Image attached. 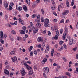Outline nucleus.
I'll list each match as a JSON object with an SVG mask.
<instances>
[{
	"label": "nucleus",
	"instance_id": "61",
	"mask_svg": "<svg viewBox=\"0 0 78 78\" xmlns=\"http://www.w3.org/2000/svg\"><path fill=\"white\" fill-rule=\"evenodd\" d=\"M48 34L49 36H50L51 35V33L50 31H48Z\"/></svg>",
	"mask_w": 78,
	"mask_h": 78
},
{
	"label": "nucleus",
	"instance_id": "2",
	"mask_svg": "<svg viewBox=\"0 0 78 78\" xmlns=\"http://www.w3.org/2000/svg\"><path fill=\"white\" fill-rule=\"evenodd\" d=\"M22 29L24 30L23 31L22 30H20V33L22 34H25V30L27 29V27L25 26H23L22 27Z\"/></svg>",
	"mask_w": 78,
	"mask_h": 78
},
{
	"label": "nucleus",
	"instance_id": "1",
	"mask_svg": "<svg viewBox=\"0 0 78 78\" xmlns=\"http://www.w3.org/2000/svg\"><path fill=\"white\" fill-rule=\"evenodd\" d=\"M21 64H22V65H23V64H24L25 66L26 67L27 70H30V69H32V68L30 66L27 65V64L26 63V62L23 63V62H21Z\"/></svg>",
	"mask_w": 78,
	"mask_h": 78
},
{
	"label": "nucleus",
	"instance_id": "36",
	"mask_svg": "<svg viewBox=\"0 0 78 78\" xmlns=\"http://www.w3.org/2000/svg\"><path fill=\"white\" fill-rule=\"evenodd\" d=\"M66 5L67 6V7H69L70 6V5H69V2L67 1L66 2Z\"/></svg>",
	"mask_w": 78,
	"mask_h": 78
},
{
	"label": "nucleus",
	"instance_id": "37",
	"mask_svg": "<svg viewBox=\"0 0 78 78\" xmlns=\"http://www.w3.org/2000/svg\"><path fill=\"white\" fill-rule=\"evenodd\" d=\"M64 20L63 19L61 20L60 22L59 23H64Z\"/></svg>",
	"mask_w": 78,
	"mask_h": 78
},
{
	"label": "nucleus",
	"instance_id": "17",
	"mask_svg": "<svg viewBox=\"0 0 78 78\" xmlns=\"http://www.w3.org/2000/svg\"><path fill=\"white\" fill-rule=\"evenodd\" d=\"M25 2L28 5H30V3H31L30 0H26Z\"/></svg>",
	"mask_w": 78,
	"mask_h": 78
},
{
	"label": "nucleus",
	"instance_id": "41",
	"mask_svg": "<svg viewBox=\"0 0 78 78\" xmlns=\"http://www.w3.org/2000/svg\"><path fill=\"white\" fill-rule=\"evenodd\" d=\"M63 46L65 48V49H67V46H66V44L63 45Z\"/></svg>",
	"mask_w": 78,
	"mask_h": 78
},
{
	"label": "nucleus",
	"instance_id": "19",
	"mask_svg": "<svg viewBox=\"0 0 78 78\" xmlns=\"http://www.w3.org/2000/svg\"><path fill=\"white\" fill-rule=\"evenodd\" d=\"M44 23H45V27H49V24H48L46 22H44Z\"/></svg>",
	"mask_w": 78,
	"mask_h": 78
},
{
	"label": "nucleus",
	"instance_id": "54",
	"mask_svg": "<svg viewBox=\"0 0 78 78\" xmlns=\"http://www.w3.org/2000/svg\"><path fill=\"white\" fill-rule=\"evenodd\" d=\"M10 5L11 6H14V3H13L12 2H11L10 3Z\"/></svg>",
	"mask_w": 78,
	"mask_h": 78
},
{
	"label": "nucleus",
	"instance_id": "51",
	"mask_svg": "<svg viewBox=\"0 0 78 78\" xmlns=\"http://www.w3.org/2000/svg\"><path fill=\"white\" fill-rule=\"evenodd\" d=\"M61 78H67L66 76H62Z\"/></svg>",
	"mask_w": 78,
	"mask_h": 78
},
{
	"label": "nucleus",
	"instance_id": "10",
	"mask_svg": "<svg viewBox=\"0 0 78 78\" xmlns=\"http://www.w3.org/2000/svg\"><path fill=\"white\" fill-rule=\"evenodd\" d=\"M45 62H47V58H45L41 62L43 64H44Z\"/></svg>",
	"mask_w": 78,
	"mask_h": 78
},
{
	"label": "nucleus",
	"instance_id": "12",
	"mask_svg": "<svg viewBox=\"0 0 78 78\" xmlns=\"http://www.w3.org/2000/svg\"><path fill=\"white\" fill-rule=\"evenodd\" d=\"M37 41L38 42H42L43 41V39L41 38V37H39L37 39Z\"/></svg>",
	"mask_w": 78,
	"mask_h": 78
},
{
	"label": "nucleus",
	"instance_id": "32",
	"mask_svg": "<svg viewBox=\"0 0 78 78\" xmlns=\"http://www.w3.org/2000/svg\"><path fill=\"white\" fill-rule=\"evenodd\" d=\"M9 9L10 11H11V10H12L13 8L10 5H9Z\"/></svg>",
	"mask_w": 78,
	"mask_h": 78
},
{
	"label": "nucleus",
	"instance_id": "62",
	"mask_svg": "<svg viewBox=\"0 0 78 78\" xmlns=\"http://www.w3.org/2000/svg\"><path fill=\"white\" fill-rule=\"evenodd\" d=\"M4 37L5 38H6V37H7V34H5Z\"/></svg>",
	"mask_w": 78,
	"mask_h": 78
},
{
	"label": "nucleus",
	"instance_id": "25",
	"mask_svg": "<svg viewBox=\"0 0 78 78\" xmlns=\"http://www.w3.org/2000/svg\"><path fill=\"white\" fill-rule=\"evenodd\" d=\"M30 56H33V51H31L30 52Z\"/></svg>",
	"mask_w": 78,
	"mask_h": 78
},
{
	"label": "nucleus",
	"instance_id": "58",
	"mask_svg": "<svg viewBox=\"0 0 78 78\" xmlns=\"http://www.w3.org/2000/svg\"><path fill=\"white\" fill-rule=\"evenodd\" d=\"M54 21L55 22H57L58 21V20H57V19H54Z\"/></svg>",
	"mask_w": 78,
	"mask_h": 78
},
{
	"label": "nucleus",
	"instance_id": "64",
	"mask_svg": "<svg viewBox=\"0 0 78 78\" xmlns=\"http://www.w3.org/2000/svg\"><path fill=\"white\" fill-rule=\"evenodd\" d=\"M76 14L77 15V16L78 17V11H76Z\"/></svg>",
	"mask_w": 78,
	"mask_h": 78
},
{
	"label": "nucleus",
	"instance_id": "38",
	"mask_svg": "<svg viewBox=\"0 0 78 78\" xmlns=\"http://www.w3.org/2000/svg\"><path fill=\"white\" fill-rule=\"evenodd\" d=\"M14 75V73H11L10 75V77L12 76V75Z\"/></svg>",
	"mask_w": 78,
	"mask_h": 78
},
{
	"label": "nucleus",
	"instance_id": "26",
	"mask_svg": "<svg viewBox=\"0 0 78 78\" xmlns=\"http://www.w3.org/2000/svg\"><path fill=\"white\" fill-rule=\"evenodd\" d=\"M10 38L11 40L12 41H13V39H14V37L13 36L11 35H10Z\"/></svg>",
	"mask_w": 78,
	"mask_h": 78
},
{
	"label": "nucleus",
	"instance_id": "33",
	"mask_svg": "<svg viewBox=\"0 0 78 78\" xmlns=\"http://www.w3.org/2000/svg\"><path fill=\"white\" fill-rule=\"evenodd\" d=\"M33 49V46H31L30 48H29L28 50L29 51H31Z\"/></svg>",
	"mask_w": 78,
	"mask_h": 78
},
{
	"label": "nucleus",
	"instance_id": "39",
	"mask_svg": "<svg viewBox=\"0 0 78 78\" xmlns=\"http://www.w3.org/2000/svg\"><path fill=\"white\" fill-rule=\"evenodd\" d=\"M63 59L64 61H65V62H66L67 61V60L66 59V58L65 57H63Z\"/></svg>",
	"mask_w": 78,
	"mask_h": 78
},
{
	"label": "nucleus",
	"instance_id": "50",
	"mask_svg": "<svg viewBox=\"0 0 78 78\" xmlns=\"http://www.w3.org/2000/svg\"><path fill=\"white\" fill-rule=\"evenodd\" d=\"M3 50V48L2 47H0V51H2Z\"/></svg>",
	"mask_w": 78,
	"mask_h": 78
},
{
	"label": "nucleus",
	"instance_id": "31",
	"mask_svg": "<svg viewBox=\"0 0 78 78\" xmlns=\"http://www.w3.org/2000/svg\"><path fill=\"white\" fill-rule=\"evenodd\" d=\"M11 33L12 34H16V33L14 30H12L11 31Z\"/></svg>",
	"mask_w": 78,
	"mask_h": 78
},
{
	"label": "nucleus",
	"instance_id": "4",
	"mask_svg": "<svg viewBox=\"0 0 78 78\" xmlns=\"http://www.w3.org/2000/svg\"><path fill=\"white\" fill-rule=\"evenodd\" d=\"M43 70L46 73H48L49 72V68L48 67L44 68Z\"/></svg>",
	"mask_w": 78,
	"mask_h": 78
},
{
	"label": "nucleus",
	"instance_id": "27",
	"mask_svg": "<svg viewBox=\"0 0 78 78\" xmlns=\"http://www.w3.org/2000/svg\"><path fill=\"white\" fill-rule=\"evenodd\" d=\"M18 9L19 10V11H22V7H19L18 8Z\"/></svg>",
	"mask_w": 78,
	"mask_h": 78
},
{
	"label": "nucleus",
	"instance_id": "13",
	"mask_svg": "<svg viewBox=\"0 0 78 78\" xmlns=\"http://www.w3.org/2000/svg\"><path fill=\"white\" fill-rule=\"evenodd\" d=\"M34 30L33 31V33H37L38 32V29H37V28H35L34 27Z\"/></svg>",
	"mask_w": 78,
	"mask_h": 78
},
{
	"label": "nucleus",
	"instance_id": "20",
	"mask_svg": "<svg viewBox=\"0 0 78 78\" xmlns=\"http://www.w3.org/2000/svg\"><path fill=\"white\" fill-rule=\"evenodd\" d=\"M49 19L47 18H46V19H45L44 22H46V23H49Z\"/></svg>",
	"mask_w": 78,
	"mask_h": 78
},
{
	"label": "nucleus",
	"instance_id": "43",
	"mask_svg": "<svg viewBox=\"0 0 78 78\" xmlns=\"http://www.w3.org/2000/svg\"><path fill=\"white\" fill-rule=\"evenodd\" d=\"M14 59L15 60V61H17V59L16 57H14Z\"/></svg>",
	"mask_w": 78,
	"mask_h": 78
},
{
	"label": "nucleus",
	"instance_id": "21",
	"mask_svg": "<svg viewBox=\"0 0 78 78\" xmlns=\"http://www.w3.org/2000/svg\"><path fill=\"white\" fill-rule=\"evenodd\" d=\"M10 53L12 55H15V52L13 51H12Z\"/></svg>",
	"mask_w": 78,
	"mask_h": 78
},
{
	"label": "nucleus",
	"instance_id": "5",
	"mask_svg": "<svg viewBox=\"0 0 78 78\" xmlns=\"http://www.w3.org/2000/svg\"><path fill=\"white\" fill-rule=\"evenodd\" d=\"M21 73L22 74V76H24V75L26 74V72L24 70H21Z\"/></svg>",
	"mask_w": 78,
	"mask_h": 78
},
{
	"label": "nucleus",
	"instance_id": "52",
	"mask_svg": "<svg viewBox=\"0 0 78 78\" xmlns=\"http://www.w3.org/2000/svg\"><path fill=\"white\" fill-rule=\"evenodd\" d=\"M37 18L38 19H40V15L37 16Z\"/></svg>",
	"mask_w": 78,
	"mask_h": 78
},
{
	"label": "nucleus",
	"instance_id": "8",
	"mask_svg": "<svg viewBox=\"0 0 78 78\" xmlns=\"http://www.w3.org/2000/svg\"><path fill=\"white\" fill-rule=\"evenodd\" d=\"M23 8L25 11L27 12L28 11V9H27V7L25 5H23Z\"/></svg>",
	"mask_w": 78,
	"mask_h": 78
},
{
	"label": "nucleus",
	"instance_id": "47",
	"mask_svg": "<svg viewBox=\"0 0 78 78\" xmlns=\"http://www.w3.org/2000/svg\"><path fill=\"white\" fill-rule=\"evenodd\" d=\"M35 17H36V15L35 14H33L32 15V18H35Z\"/></svg>",
	"mask_w": 78,
	"mask_h": 78
},
{
	"label": "nucleus",
	"instance_id": "49",
	"mask_svg": "<svg viewBox=\"0 0 78 78\" xmlns=\"http://www.w3.org/2000/svg\"><path fill=\"white\" fill-rule=\"evenodd\" d=\"M44 2H50V0H44Z\"/></svg>",
	"mask_w": 78,
	"mask_h": 78
},
{
	"label": "nucleus",
	"instance_id": "24",
	"mask_svg": "<svg viewBox=\"0 0 78 78\" xmlns=\"http://www.w3.org/2000/svg\"><path fill=\"white\" fill-rule=\"evenodd\" d=\"M66 34H64L63 35V40H65V37H66Z\"/></svg>",
	"mask_w": 78,
	"mask_h": 78
},
{
	"label": "nucleus",
	"instance_id": "3",
	"mask_svg": "<svg viewBox=\"0 0 78 78\" xmlns=\"http://www.w3.org/2000/svg\"><path fill=\"white\" fill-rule=\"evenodd\" d=\"M3 32L1 31V37H0V42L1 44H4V40H2L3 38Z\"/></svg>",
	"mask_w": 78,
	"mask_h": 78
},
{
	"label": "nucleus",
	"instance_id": "56",
	"mask_svg": "<svg viewBox=\"0 0 78 78\" xmlns=\"http://www.w3.org/2000/svg\"><path fill=\"white\" fill-rule=\"evenodd\" d=\"M15 25H17V21H15L14 23Z\"/></svg>",
	"mask_w": 78,
	"mask_h": 78
},
{
	"label": "nucleus",
	"instance_id": "16",
	"mask_svg": "<svg viewBox=\"0 0 78 78\" xmlns=\"http://www.w3.org/2000/svg\"><path fill=\"white\" fill-rule=\"evenodd\" d=\"M4 5L5 8H7L8 6V4L7 2H5Z\"/></svg>",
	"mask_w": 78,
	"mask_h": 78
},
{
	"label": "nucleus",
	"instance_id": "23",
	"mask_svg": "<svg viewBox=\"0 0 78 78\" xmlns=\"http://www.w3.org/2000/svg\"><path fill=\"white\" fill-rule=\"evenodd\" d=\"M68 31H67V27H65V30L64 32V33L65 34H67V33H68Z\"/></svg>",
	"mask_w": 78,
	"mask_h": 78
},
{
	"label": "nucleus",
	"instance_id": "9",
	"mask_svg": "<svg viewBox=\"0 0 78 78\" xmlns=\"http://www.w3.org/2000/svg\"><path fill=\"white\" fill-rule=\"evenodd\" d=\"M69 13V12L68 10H66L64 12L62 13V15H67Z\"/></svg>",
	"mask_w": 78,
	"mask_h": 78
},
{
	"label": "nucleus",
	"instance_id": "55",
	"mask_svg": "<svg viewBox=\"0 0 78 78\" xmlns=\"http://www.w3.org/2000/svg\"><path fill=\"white\" fill-rule=\"evenodd\" d=\"M13 51L15 52H16V51H17V49H16V48H14L13 49Z\"/></svg>",
	"mask_w": 78,
	"mask_h": 78
},
{
	"label": "nucleus",
	"instance_id": "11",
	"mask_svg": "<svg viewBox=\"0 0 78 78\" xmlns=\"http://www.w3.org/2000/svg\"><path fill=\"white\" fill-rule=\"evenodd\" d=\"M4 73H5V74H6L7 75H9V71H8V70L6 69H5L4 71Z\"/></svg>",
	"mask_w": 78,
	"mask_h": 78
},
{
	"label": "nucleus",
	"instance_id": "30",
	"mask_svg": "<svg viewBox=\"0 0 78 78\" xmlns=\"http://www.w3.org/2000/svg\"><path fill=\"white\" fill-rule=\"evenodd\" d=\"M62 8V6L61 5H59L58 7V10L59 11H60V8Z\"/></svg>",
	"mask_w": 78,
	"mask_h": 78
},
{
	"label": "nucleus",
	"instance_id": "59",
	"mask_svg": "<svg viewBox=\"0 0 78 78\" xmlns=\"http://www.w3.org/2000/svg\"><path fill=\"white\" fill-rule=\"evenodd\" d=\"M69 45H71L72 44V43H73V41H69Z\"/></svg>",
	"mask_w": 78,
	"mask_h": 78
},
{
	"label": "nucleus",
	"instance_id": "42",
	"mask_svg": "<svg viewBox=\"0 0 78 78\" xmlns=\"http://www.w3.org/2000/svg\"><path fill=\"white\" fill-rule=\"evenodd\" d=\"M54 28L55 30H58V27L56 26H54Z\"/></svg>",
	"mask_w": 78,
	"mask_h": 78
},
{
	"label": "nucleus",
	"instance_id": "14",
	"mask_svg": "<svg viewBox=\"0 0 78 78\" xmlns=\"http://www.w3.org/2000/svg\"><path fill=\"white\" fill-rule=\"evenodd\" d=\"M33 70H30L28 73V75L29 76L32 75H33Z\"/></svg>",
	"mask_w": 78,
	"mask_h": 78
},
{
	"label": "nucleus",
	"instance_id": "22",
	"mask_svg": "<svg viewBox=\"0 0 78 78\" xmlns=\"http://www.w3.org/2000/svg\"><path fill=\"white\" fill-rule=\"evenodd\" d=\"M52 39H55V40H57L58 39V36L57 35H55V36L54 37L52 38Z\"/></svg>",
	"mask_w": 78,
	"mask_h": 78
},
{
	"label": "nucleus",
	"instance_id": "6",
	"mask_svg": "<svg viewBox=\"0 0 78 78\" xmlns=\"http://www.w3.org/2000/svg\"><path fill=\"white\" fill-rule=\"evenodd\" d=\"M49 50H50V48L49 46L48 45L47 46L46 48L45 51V53H48V51H49Z\"/></svg>",
	"mask_w": 78,
	"mask_h": 78
},
{
	"label": "nucleus",
	"instance_id": "15",
	"mask_svg": "<svg viewBox=\"0 0 78 78\" xmlns=\"http://www.w3.org/2000/svg\"><path fill=\"white\" fill-rule=\"evenodd\" d=\"M36 4H37V3L36 2V1H34V2L33 3V7H35V6H36Z\"/></svg>",
	"mask_w": 78,
	"mask_h": 78
},
{
	"label": "nucleus",
	"instance_id": "44",
	"mask_svg": "<svg viewBox=\"0 0 78 78\" xmlns=\"http://www.w3.org/2000/svg\"><path fill=\"white\" fill-rule=\"evenodd\" d=\"M41 11L42 12V14H44V10H43V9H41Z\"/></svg>",
	"mask_w": 78,
	"mask_h": 78
},
{
	"label": "nucleus",
	"instance_id": "7",
	"mask_svg": "<svg viewBox=\"0 0 78 78\" xmlns=\"http://www.w3.org/2000/svg\"><path fill=\"white\" fill-rule=\"evenodd\" d=\"M31 27H32V28H34V27L33 26V23H32V22H30V26H29L28 28H31Z\"/></svg>",
	"mask_w": 78,
	"mask_h": 78
},
{
	"label": "nucleus",
	"instance_id": "34",
	"mask_svg": "<svg viewBox=\"0 0 78 78\" xmlns=\"http://www.w3.org/2000/svg\"><path fill=\"white\" fill-rule=\"evenodd\" d=\"M56 34H57V35H58V36H59V31H58L57 30L56 31Z\"/></svg>",
	"mask_w": 78,
	"mask_h": 78
},
{
	"label": "nucleus",
	"instance_id": "60",
	"mask_svg": "<svg viewBox=\"0 0 78 78\" xmlns=\"http://www.w3.org/2000/svg\"><path fill=\"white\" fill-rule=\"evenodd\" d=\"M6 69H9V68H10L9 66V65L7 66L6 67Z\"/></svg>",
	"mask_w": 78,
	"mask_h": 78
},
{
	"label": "nucleus",
	"instance_id": "35",
	"mask_svg": "<svg viewBox=\"0 0 78 78\" xmlns=\"http://www.w3.org/2000/svg\"><path fill=\"white\" fill-rule=\"evenodd\" d=\"M33 29H34V28H32L31 27V28L29 29V32H31L32 30H33Z\"/></svg>",
	"mask_w": 78,
	"mask_h": 78
},
{
	"label": "nucleus",
	"instance_id": "46",
	"mask_svg": "<svg viewBox=\"0 0 78 78\" xmlns=\"http://www.w3.org/2000/svg\"><path fill=\"white\" fill-rule=\"evenodd\" d=\"M51 9L52 10H54L56 9V8L55 7V6H53L51 7Z\"/></svg>",
	"mask_w": 78,
	"mask_h": 78
},
{
	"label": "nucleus",
	"instance_id": "48",
	"mask_svg": "<svg viewBox=\"0 0 78 78\" xmlns=\"http://www.w3.org/2000/svg\"><path fill=\"white\" fill-rule=\"evenodd\" d=\"M35 21L36 22L39 23L40 22V20L36 19L35 20Z\"/></svg>",
	"mask_w": 78,
	"mask_h": 78
},
{
	"label": "nucleus",
	"instance_id": "57",
	"mask_svg": "<svg viewBox=\"0 0 78 78\" xmlns=\"http://www.w3.org/2000/svg\"><path fill=\"white\" fill-rule=\"evenodd\" d=\"M41 21L42 22H44V19L43 18H41Z\"/></svg>",
	"mask_w": 78,
	"mask_h": 78
},
{
	"label": "nucleus",
	"instance_id": "28",
	"mask_svg": "<svg viewBox=\"0 0 78 78\" xmlns=\"http://www.w3.org/2000/svg\"><path fill=\"white\" fill-rule=\"evenodd\" d=\"M17 39L18 41H21L22 40V38L21 37H17Z\"/></svg>",
	"mask_w": 78,
	"mask_h": 78
},
{
	"label": "nucleus",
	"instance_id": "29",
	"mask_svg": "<svg viewBox=\"0 0 78 78\" xmlns=\"http://www.w3.org/2000/svg\"><path fill=\"white\" fill-rule=\"evenodd\" d=\"M54 53V49H52L51 52V56H53V53Z\"/></svg>",
	"mask_w": 78,
	"mask_h": 78
},
{
	"label": "nucleus",
	"instance_id": "40",
	"mask_svg": "<svg viewBox=\"0 0 78 78\" xmlns=\"http://www.w3.org/2000/svg\"><path fill=\"white\" fill-rule=\"evenodd\" d=\"M63 32V29H61L60 30V33L61 34H62V33Z\"/></svg>",
	"mask_w": 78,
	"mask_h": 78
},
{
	"label": "nucleus",
	"instance_id": "53",
	"mask_svg": "<svg viewBox=\"0 0 78 78\" xmlns=\"http://www.w3.org/2000/svg\"><path fill=\"white\" fill-rule=\"evenodd\" d=\"M70 41H73V39H72V38H69V42Z\"/></svg>",
	"mask_w": 78,
	"mask_h": 78
},
{
	"label": "nucleus",
	"instance_id": "45",
	"mask_svg": "<svg viewBox=\"0 0 78 78\" xmlns=\"http://www.w3.org/2000/svg\"><path fill=\"white\" fill-rule=\"evenodd\" d=\"M72 50L75 51L77 50V47H76L75 48L73 49Z\"/></svg>",
	"mask_w": 78,
	"mask_h": 78
},
{
	"label": "nucleus",
	"instance_id": "18",
	"mask_svg": "<svg viewBox=\"0 0 78 78\" xmlns=\"http://www.w3.org/2000/svg\"><path fill=\"white\" fill-rule=\"evenodd\" d=\"M36 26L38 28H41V25L39 23L36 24Z\"/></svg>",
	"mask_w": 78,
	"mask_h": 78
},
{
	"label": "nucleus",
	"instance_id": "63",
	"mask_svg": "<svg viewBox=\"0 0 78 78\" xmlns=\"http://www.w3.org/2000/svg\"><path fill=\"white\" fill-rule=\"evenodd\" d=\"M76 59H78V55L77 54H76Z\"/></svg>",
	"mask_w": 78,
	"mask_h": 78
}]
</instances>
